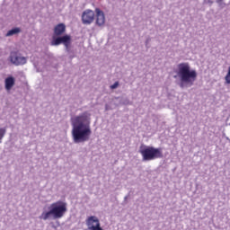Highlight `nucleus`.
Masks as SVG:
<instances>
[{"label":"nucleus","instance_id":"423d86ee","mask_svg":"<svg viewBox=\"0 0 230 230\" xmlns=\"http://www.w3.org/2000/svg\"><path fill=\"white\" fill-rule=\"evenodd\" d=\"M52 46H60L63 44L66 48V51H69V48L71 46V36L64 35V36H53L52 41L50 42Z\"/></svg>","mask_w":230,"mask_h":230},{"label":"nucleus","instance_id":"7ed1b4c3","mask_svg":"<svg viewBox=\"0 0 230 230\" xmlns=\"http://www.w3.org/2000/svg\"><path fill=\"white\" fill-rule=\"evenodd\" d=\"M66 211L67 204L59 200L50 204L49 211H43L40 216V219L49 220V218H53V220H58V218H62L66 215Z\"/></svg>","mask_w":230,"mask_h":230},{"label":"nucleus","instance_id":"1a4fd4ad","mask_svg":"<svg viewBox=\"0 0 230 230\" xmlns=\"http://www.w3.org/2000/svg\"><path fill=\"white\" fill-rule=\"evenodd\" d=\"M96 13V25L97 26H103L105 24V13L99 8L95 9Z\"/></svg>","mask_w":230,"mask_h":230},{"label":"nucleus","instance_id":"9b49d317","mask_svg":"<svg viewBox=\"0 0 230 230\" xmlns=\"http://www.w3.org/2000/svg\"><path fill=\"white\" fill-rule=\"evenodd\" d=\"M6 91H11L12 87L15 85V78L13 76H9L4 80Z\"/></svg>","mask_w":230,"mask_h":230},{"label":"nucleus","instance_id":"6ab92c4d","mask_svg":"<svg viewBox=\"0 0 230 230\" xmlns=\"http://www.w3.org/2000/svg\"><path fill=\"white\" fill-rule=\"evenodd\" d=\"M146 44H148V40L146 41Z\"/></svg>","mask_w":230,"mask_h":230},{"label":"nucleus","instance_id":"f8f14e48","mask_svg":"<svg viewBox=\"0 0 230 230\" xmlns=\"http://www.w3.org/2000/svg\"><path fill=\"white\" fill-rule=\"evenodd\" d=\"M19 33H21V28L15 27L8 31L5 37H13V35H19Z\"/></svg>","mask_w":230,"mask_h":230},{"label":"nucleus","instance_id":"39448f33","mask_svg":"<svg viewBox=\"0 0 230 230\" xmlns=\"http://www.w3.org/2000/svg\"><path fill=\"white\" fill-rule=\"evenodd\" d=\"M9 62L13 66H24L28 62V58L22 56L19 50H13L9 55Z\"/></svg>","mask_w":230,"mask_h":230},{"label":"nucleus","instance_id":"ddd939ff","mask_svg":"<svg viewBox=\"0 0 230 230\" xmlns=\"http://www.w3.org/2000/svg\"><path fill=\"white\" fill-rule=\"evenodd\" d=\"M4 136H6V128H0V144L3 143Z\"/></svg>","mask_w":230,"mask_h":230},{"label":"nucleus","instance_id":"dca6fc26","mask_svg":"<svg viewBox=\"0 0 230 230\" xmlns=\"http://www.w3.org/2000/svg\"><path fill=\"white\" fill-rule=\"evenodd\" d=\"M119 86V82L117 81L111 85V89H118Z\"/></svg>","mask_w":230,"mask_h":230},{"label":"nucleus","instance_id":"2eb2a0df","mask_svg":"<svg viewBox=\"0 0 230 230\" xmlns=\"http://www.w3.org/2000/svg\"><path fill=\"white\" fill-rule=\"evenodd\" d=\"M225 81H226V84H230V68H228V72L225 76Z\"/></svg>","mask_w":230,"mask_h":230},{"label":"nucleus","instance_id":"4468645a","mask_svg":"<svg viewBox=\"0 0 230 230\" xmlns=\"http://www.w3.org/2000/svg\"><path fill=\"white\" fill-rule=\"evenodd\" d=\"M216 3L218 4L219 8H226V3H224V0H216Z\"/></svg>","mask_w":230,"mask_h":230},{"label":"nucleus","instance_id":"0eeeda50","mask_svg":"<svg viewBox=\"0 0 230 230\" xmlns=\"http://www.w3.org/2000/svg\"><path fill=\"white\" fill-rule=\"evenodd\" d=\"M85 222L87 226V229L85 230H103V228H102V225L100 224V219H98V217L95 216L87 217Z\"/></svg>","mask_w":230,"mask_h":230},{"label":"nucleus","instance_id":"f03ea898","mask_svg":"<svg viewBox=\"0 0 230 230\" xmlns=\"http://www.w3.org/2000/svg\"><path fill=\"white\" fill-rule=\"evenodd\" d=\"M177 76L180 79V87H191L197 80V70L191 69L190 63H180L177 66Z\"/></svg>","mask_w":230,"mask_h":230},{"label":"nucleus","instance_id":"a211bd4d","mask_svg":"<svg viewBox=\"0 0 230 230\" xmlns=\"http://www.w3.org/2000/svg\"><path fill=\"white\" fill-rule=\"evenodd\" d=\"M128 199V196H125L124 200H127Z\"/></svg>","mask_w":230,"mask_h":230},{"label":"nucleus","instance_id":"6e6552de","mask_svg":"<svg viewBox=\"0 0 230 230\" xmlns=\"http://www.w3.org/2000/svg\"><path fill=\"white\" fill-rule=\"evenodd\" d=\"M94 21V11L85 10L82 14L83 24H92Z\"/></svg>","mask_w":230,"mask_h":230},{"label":"nucleus","instance_id":"20e7f679","mask_svg":"<svg viewBox=\"0 0 230 230\" xmlns=\"http://www.w3.org/2000/svg\"><path fill=\"white\" fill-rule=\"evenodd\" d=\"M139 154H141L143 161H154L163 157V149L141 145Z\"/></svg>","mask_w":230,"mask_h":230},{"label":"nucleus","instance_id":"f3484780","mask_svg":"<svg viewBox=\"0 0 230 230\" xmlns=\"http://www.w3.org/2000/svg\"><path fill=\"white\" fill-rule=\"evenodd\" d=\"M120 103H122V105H128V103H130V101H128V99H123L122 101H120Z\"/></svg>","mask_w":230,"mask_h":230},{"label":"nucleus","instance_id":"f257e3e1","mask_svg":"<svg viewBox=\"0 0 230 230\" xmlns=\"http://www.w3.org/2000/svg\"><path fill=\"white\" fill-rule=\"evenodd\" d=\"M72 138L75 145L87 143L93 136L91 129V114L87 111L83 112L71 119Z\"/></svg>","mask_w":230,"mask_h":230},{"label":"nucleus","instance_id":"9d476101","mask_svg":"<svg viewBox=\"0 0 230 230\" xmlns=\"http://www.w3.org/2000/svg\"><path fill=\"white\" fill-rule=\"evenodd\" d=\"M66 33V24L59 23L54 28V35L55 37H60V35H64Z\"/></svg>","mask_w":230,"mask_h":230}]
</instances>
